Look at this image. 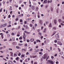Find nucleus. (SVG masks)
<instances>
[{
  "label": "nucleus",
  "mask_w": 64,
  "mask_h": 64,
  "mask_svg": "<svg viewBox=\"0 0 64 64\" xmlns=\"http://www.w3.org/2000/svg\"><path fill=\"white\" fill-rule=\"evenodd\" d=\"M16 48H20L19 46H16Z\"/></svg>",
  "instance_id": "55"
},
{
  "label": "nucleus",
  "mask_w": 64,
  "mask_h": 64,
  "mask_svg": "<svg viewBox=\"0 0 64 64\" xmlns=\"http://www.w3.org/2000/svg\"><path fill=\"white\" fill-rule=\"evenodd\" d=\"M53 29L54 30H56V27H54L53 28Z\"/></svg>",
  "instance_id": "31"
},
{
  "label": "nucleus",
  "mask_w": 64,
  "mask_h": 64,
  "mask_svg": "<svg viewBox=\"0 0 64 64\" xmlns=\"http://www.w3.org/2000/svg\"><path fill=\"white\" fill-rule=\"evenodd\" d=\"M62 19L64 20V16H63L62 17Z\"/></svg>",
  "instance_id": "63"
},
{
  "label": "nucleus",
  "mask_w": 64,
  "mask_h": 64,
  "mask_svg": "<svg viewBox=\"0 0 64 64\" xmlns=\"http://www.w3.org/2000/svg\"><path fill=\"white\" fill-rule=\"evenodd\" d=\"M38 18H40V15H38Z\"/></svg>",
  "instance_id": "52"
},
{
  "label": "nucleus",
  "mask_w": 64,
  "mask_h": 64,
  "mask_svg": "<svg viewBox=\"0 0 64 64\" xmlns=\"http://www.w3.org/2000/svg\"><path fill=\"white\" fill-rule=\"evenodd\" d=\"M51 11H53V8H51Z\"/></svg>",
  "instance_id": "53"
},
{
  "label": "nucleus",
  "mask_w": 64,
  "mask_h": 64,
  "mask_svg": "<svg viewBox=\"0 0 64 64\" xmlns=\"http://www.w3.org/2000/svg\"><path fill=\"white\" fill-rule=\"evenodd\" d=\"M56 39L58 40V39H59V35L57 34L56 35Z\"/></svg>",
  "instance_id": "2"
},
{
  "label": "nucleus",
  "mask_w": 64,
  "mask_h": 64,
  "mask_svg": "<svg viewBox=\"0 0 64 64\" xmlns=\"http://www.w3.org/2000/svg\"><path fill=\"white\" fill-rule=\"evenodd\" d=\"M48 58H49V56H48L47 57V58H46V61H47V59H48Z\"/></svg>",
  "instance_id": "40"
},
{
  "label": "nucleus",
  "mask_w": 64,
  "mask_h": 64,
  "mask_svg": "<svg viewBox=\"0 0 64 64\" xmlns=\"http://www.w3.org/2000/svg\"><path fill=\"white\" fill-rule=\"evenodd\" d=\"M2 26H3V27H5L6 26H7V24H2Z\"/></svg>",
  "instance_id": "11"
},
{
  "label": "nucleus",
  "mask_w": 64,
  "mask_h": 64,
  "mask_svg": "<svg viewBox=\"0 0 64 64\" xmlns=\"http://www.w3.org/2000/svg\"><path fill=\"white\" fill-rule=\"evenodd\" d=\"M41 16H42V17H43V16H44V14H41Z\"/></svg>",
  "instance_id": "45"
},
{
  "label": "nucleus",
  "mask_w": 64,
  "mask_h": 64,
  "mask_svg": "<svg viewBox=\"0 0 64 64\" xmlns=\"http://www.w3.org/2000/svg\"><path fill=\"white\" fill-rule=\"evenodd\" d=\"M54 56H56L57 55V54H54Z\"/></svg>",
  "instance_id": "57"
},
{
  "label": "nucleus",
  "mask_w": 64,
  "mask_h": 64,
  "mask_svg": "<svg viewBox=\"0 0 64 64\" xmlns=\"http://www.w3.org/2000/svg\"><path fill=\"white\" fill-rule=\"evenodd\" d=\"M54 22L55 24H57V20H54Z\"/></svg>",
  "instance_id": "7"
},
{
  "label": "nucleus",
  "mask_w": 64,
  "mask_h": 64,
  "mask_svg": "<svg viewBox=\"0 0 64 64\" xmlns=\"http://www.w3.org/2000/svg\"><path fill=\"white\" fill-rule=\"evenodd\" d=\"M31 8L32 10H34V9H35V7L34 6H32Z\"/></svg>",
  "instance_id": "5"
},
{
  "label": "nucleus",
  "mask_w": 64,
  "mask_h": 64,
  "mask_svg": "<svg viewBox=\"0 0 64 64\" xmlns=\"http://www.w3.org/2000/svg\"><path fill=\"white\" fill-rule=\"evenodd\" d=\"M7 40L6 39H4V41H7Z\"/></svg>",
  "instance_id": "30"
},
{
  "label": "nucleus",
  "mask_w": 64,
  "mask_h": 64,
  "mask_svg": "<svg viewBox=\"0 0 64 64\" xmlns=\"http://www.w3.org/2000/svg\"><path fill=\"white\" fill-rule=\"evenodd\" d=\"M62 58H63V59H64V57L63 56H62L61 57Z\"/></svg>",
  "instance_id": "62"
},
{
  "label": "nucleus",
  "mask_w": 64,
  "mask_h": 64,
  "mask_svg": "<svg viewBox=\"0 0 64 64\" xmlns=\"http://www.w3.org/2000/svg\"><path fill=\"white\" fill-rule=\"evenodd\" d=\"M54 46H55V47H57V44H54Z\"/></svg>",
  "instance_id": "27"
},
{
  "label": "nucleus",
  "mask_w": 64,
  "mask_h": 64,
  "mask_svg": "<svg viewBox=\"0 0 64 64\" xmlns=\"http://www.w3.org/2000/svg\"><path fill=\"white\" fill-rule=\"evenodd\" d=\"M39 50H37L35 51V53H36V52H39Z\"/></svg>",
  "instance_id": "13"
},
{
  "label": "nucleus",
  "mask_w": 64,
  "mask_h": 64,
  "mask_svg": "<svg viewBox=\"0 0 64 64\" xmlns=\"http://www.w3.org/2000/svg\"><path fill=\"white\" fill-rule=\"evenodd\" d=\"M31 18H28V19H27V20H31Z\"/></svg>",
  "instance_id": "25"
},
{
  "label": "nucleus",
  "mask_w": 64,
  "mask_h": 64,
  "mask_svg": "<svg viewBox=\"0 0 64 64\" xmlns=\"http://www.w3.org/2000/svg\"><path fill=\"white\" fill-rule=\"evenodd\" d=\"M22 57H24V55H22Z\"/></svg>",
  "instance_id": "44"
},
{
  "label": "nucleus",
  "mask_w": 64,
  "mask_h": 64,
  "mask_svg": "<svg viewBox=\"0 0 64 64\" xmlns=\"http://www.w3.org/2000/svg\"><path fill=\"white\" fill-rule=\"evenodd\" d=\"M22 50H24V51H26V50L23 49H22Z\"/></svg>",
  "instance_id": "49"
},
{
  "label": "nucleus",
  "mask_w": 64,
  "mask_h": 64,
  "mask_svg": "<svg viewBox=\"0 0 64 64\" xmlns=\"http://www.w3.org/2000/svg\"><path fill=\"white\" fill-rule=\"evenodd\" d=\"M49 27H50V28L52 27V24L51 23H50L49 26Z\"/></svg>",
  "instance_id": "9"
},
{
  "label": "nucleus",
  "mask_w": 64,
  "mask_h": 64,
  "mask_svg": "<svg viewBox=\"0 0 64 64\" xmlns=\"http://www.w3.org/2000/svg\"><path fill=\"white\" fill-rule=\"evenodd\" d=\"M10 53L11 54V56H13V53L12 52H10Z\"/></svg>",
  "instance_id": "15"
},
{
  "label": "nucleus",
  "mask_w": 64,
  "mask_h": 64,
  "mask_svg": "<svg viewBox=\"0 0 64 64\" xmlns=\"http://www.w3.org/2000/svg\"><path fill=\"white\" fill-rule=\"evenodd\" d=\"M12 41H14L15 40V38H12Z\"/></svg>",
  "instance_id": "22"
},
{
  "label": "nucleus",
  "mask_w": 64,
  "mask_h": 64,
  "mask_svg": "<svg viewBox=\"0 0 64 64\" xmlns=\"http://www.w3.org/2000/svg\"><path fill=\"white\" fill-rule=\"evenodd\" d=\"M22 37H20L19 38V39H20V40H21V39H22Z\"/></svg>",
  "instance_id": "33"
},
{
  "label": "nucleus",
  "mask_w": 64,
  "mask_h": 64,
  "mask_svg": "<svg viewBox=\"0 0 64 64\" xmlns=\"http://www.w3.org/2000/svg\"><path fill=\"white\" fill-rule=\"evenodd\" d=\"M49 51H51L52 50V48H49L48 50Z\"/></svg>",
  "instance_id": "19"
},
{
  "label": "nucleus",
  "mask_w": 64,
  "mask_h": 64,
  "mask_svg": "<svg viewBox=\"0 0 64 64\" xmlns=\"http://www.w3.org/2000/svg\"><path fill=\"white\" fill-rule=\"evenodd\" d=\"M56 64H58V61L56 62Z\"/></svg>",
  "instance_id": "61"
},
{
  "label": "nucleus",
  "mask_w": 64,
  "mask_h": 64,
  "mask_svg": "<svg viewBox=\"0 0 64 64\" xmlns=\"http://www.w3.org/2000/svg\"><path fill=\"white\" fill-rule=\"evenodd\" d=\"M58 45H60V46H61L62 45V43H61V42L60 41H58Z\"/></svg>",
  "instance_id": "3"
},
{
  "label": "nucleus",
  "mask_w": 64,
  "mask_h": 64,
  "mask_svg": "<svg viewBox=\"0 0 64 64\" xmlns=\"http://www.w3.org/2000/svg\"><path fill=\"white\" fill-rule=\"evenodd\" d=\"M18 45L19 46H22V45H23V44H19Z\"/></svg>",
  "instance_id": "24"
},
{
  "label": "nucleus",
  "mask_w": 64,
  "mask_h": 64,
  "mask_svg": "<svg viewBox=\"0 0 64 64\" xmlns=\"http://www.w3.org/2000/svg\"><path fill=\"white\" fill-rule=\"evenodd\" d=\"M48 62H50V63L52 64H54V63H53V62L51 60H48Z\"/></svg>",
  "instance_id": "4"
},
{
  "label": "nucleus",
  "mask_w": 64,
  "mask_h": 64,
  "mask_svg": "<svg viewBox=\"0 0 64 64\" xmlns=\"http://www.w3.org/2000/svg\"><path fill=\"white\" fill-rule=\"evenodd\" d=\"M2 22H4V20H2Z\"/></svg>",
  "instance_id": "46"
},
{
  "label": "nucleus",
  "mask_w": 64,
  "mask_h": 64,
  "mask_svg": "<svg viewBox=\"0 0 64 64\" xmlns=\"http://www.w3.org/2000/svg\"><path fill=\"white\" fill-rule=\"evenodd\" d=\"M47 56H48V54H45L43 58H44V59H46Z\"/></svg>",
  "instance_id": "1"
},
{
  "label": "nucleus",
  "mask_w": 64,
  "mask_h": 64,
  "mask_svg": "<svg viewBox=\"0 0 64 64\" xmlns=\"http://www.w3.org/2000/svg\"><path fill=\"white\" fill-rule=\"evenodd\" d=\"M8 27H11V25H9L8 26Z\"/></svg>",
  "instance_id": "39"
},
{
  "label": "nucleus",
  "mask_w": 64,
  "mask_h": 64,
  "mask_svg": "<svg viewBox=\"0 0 64 64\" xmlns=\"http://www.w3.org/2000/svg\"><path fill=\"white\" fill-rule=\"evenodd\" d=\"M21 52H20L18 54V56H20V55H21Z\"/></svg>",
  "instance_id": "26"
},
{
  "label": "nucleus",
  "mask_w": 64,
  "mask_h": 64,
  "mask_svg": "<svg viewBox=\"0 0 64 64\" xmlns=\"http://www.w3.org/2000/svg\"><path fill=\"white\" fill-rule=\"evenodd\" d=\"M62 4H64V2H62Z\"/></svg>",
  "instance_id": "64"
},
{
  "label": "nucleus",
  "mask_w": 64,
  "mask_h": 64,
  "mask_svg": "<svg viewBox=\"0 0 64 64\" xmlns=\"http://www.w3.org/2000/svg\"><path fill=\"white\" fill-rule=\"evenodd\" d=\"M30 40L31 42H33L34 40V38H32L30 39Z\"/></svg>",
  "instance_id": "6"
},
{
  "label": "nucleus",
  "mask_w": 64,
  "mask_h": 64,
  "mask_svg": "<svg viewBox=\"0 0 64 64\" xmlns=\"http://www.w3.org/2000/svg\"><path fill=\"white\" fill-rule=\"evenodd\" d=\"M40 24H42V20H40Z\"/></svg>",
  "instance_id": "16"
},
{
  "label": "nucleus",
  "mask_w": 64,
  "mask_h": 64,
  "mask_svg": "<svg viewBox=\"0 0 64 64\" xmlns=\"http://www.w3.org/2000/svg\"><path fill=\"white\" fill-rule=\"evenodd\" d=\"M24 32H26V34H30V32H27L26 31H24Z\"/></svg>",
  "instance_id": "17"
},
{
  "label": "nucleus",
  "mask_w": 64,
  "mask_h": 64,
  "mask_svg": "<svg viewBox=\"0 0 64 64\" xmlns=\"http://www.w3.org/2000/svg\"><path fill=\"white\" fill-rule=\"evenodd\" d=\"M40 29H38V32H39V31H40Z\"/></svg>",
  "instance_id": "54"
},
{
  "label": "nucleus",
  "mask_w": 64,
  "mask_h": 64,
  "mask_svg": "<svg viewBox=\"0 0 64 64\" xmlns=\"http://www.w3.org/2000/svg\"><path fill=\"white\" fill-rule=\"evenodd\" d=\"M6 34H8L9 33V32L8 31H6Z\"/></svg>",
  "instance_id": "38"
},
{
  "label": "nucleus",
  "mask_w": 64,
  "mask_h": 64,
  "mask_svg": "<svg viewBox=\"0 0 64 64\" xmlns=\"http://www.w3.org/2000/svg\"><path fill=\"white\" fill-rule=\"evenodd\" d=\"M30 26L31 27H32V24H30Z\"/></svg>",
  "instance_id": "35"
},
{
  "label": "nucleus",
  "mask_w": 64,
  "mask_h": 64,
  "mask_svg": "<svg viewBox=\"0 0 64 64\" xmlns=\"http://www.w3.org/2000/svg\"><path fill=\"white\" fill-rule=\"evenodd\" d=\"M54 42L55 43H57V40H54Z\"/></svg>",
  "instance_id": "28"
},
{
  "label": "nucleus",
  "mask_w": 64,
  "mask_h": 64,
  "mask_svg": "<svg viewBox=\"0 0 64 64\" xmlns=\"http://www.w3.org/2000/svg\"><path fill=\"white\" fill-rule=\"evenodd\" d=\"M27 46V44H26L24 45V46L26 47V46Z\"/></svg>",
  "instance_id": "42"
},
{
  "label": "nucleus",
  "mask_w": 64,
  "mask_h": 64,
  "mask_svg": "<svg viewBox=\"0 0 64 64\" xmlns=\"http://www.w3.org/2000/svg\"><path fill=\"white\" fill-rule=\"evenodd\" d=\"M10 17H11V16H10V15H9L8 16V18H10Z\"/></svg>",
  "instance_id": "29"
},
{
  "label": "nucleus",
  "mask_w": 64,
  "mask_h": 64,
  "mask_svg": "<svg viewBox=\"0 0 64 64\" xmlns=\"http://www.w3.org/2000/svg\"><path fill=\"white\" fill-rule=\"evenodd\" d=\"M22 21H23L22 20H20V22H22Z\"/></svg>",
  "instance_id": "51"
},
{
  "label": "nucleus",
  "mask_w": 64,
  "mask_h": 64,
  "mask_svg": "<svg viewBox=\"0 0 64 64\" xmlns=\"http://www.w3.org/2000/svg\"><path fill=\"white\" fill-rule=\"evenodd\" d=\"M18 59H19V58L18 57H17L16 58V60H18Z\"/></svg>",
  "instance_id": "23"
},
{
  "label": "nucleus",
  "mask_w": 64,
  "mask_h": 64,
  "mask_svg": "<svg viewBox=\"0 0 64 64\" xmlns=\"http://www.w3.org/2000/svg\"><path fill=\"white\" fill-rule=\"evenodd\" d=\"M14 29H15V28H13L12 29V30H14Z\"/></svg>",
  "instance_id": "59"
},
{
  "label": "nucleus",
  "mask_w": 64,
  "mask_h": 64,
  "mask_svg": "<svg viewBox=\"0 0 64 64\" xmlns=\"http://www.w3.org/2000/svg\"><path fill=\"white\" fill-rule=\"evenodd\" d=\"M62 53V54H61ZM63 52H62L61 53V52H60V55H62V54H63Z\"/></svg>",
  "instance_id": "34"
},
{
  "label": "nucleus",
  "mask_w": 64,
  "mask_h": 64,
  "mask_svg": "<svg viewBox=\"0 0 64 64\" xmlns=\"http://www.w3.org/2000/svg\"><path fill=\"white\" fill-rule=\"evenodd\" d=\"M34 64H37V62H35L34 63Z\"/></svg>",
  "instance_id": "60"
},
{
  "label": "nucleus",
  "mask_w": 64,
  "mask_h": 64,
  "mask_svg": "<svg viewBox=\"0 0 64 64\" xmlns=\"http://www.w3.org/2000/svg\"><path fill=\"white\" fill-rule=\"evenodd\" d=\"M14 57H16V56H17V54H14Z\"/></svg>",
  "instance_id": "20"
},
{
  "label": "nucleus",
  "mask_w": 64,
  "mask_h": 64,
  "mask_svg": "<svg viewBox=\"0 0 64 64\" xmlns=\"http://www.w3.org/2000/svg\"><path fill=\"white\" fill-rule=\"evenodd\" d=\"M44 3H47V0H44Z\"/></svg>",
  "instance_id": "12"
},
{
  "label": "nucleus",
  "mask_w": 64,
  "mask_h": 64,
  "mask_svg": "<svg viewBox=\"0 0 64 64\" xmlns=\"http://www.w3.org/2000/svg\"><path fill=\"white\" fill-rule=\"evenodd\" d=\"M3 9V8H1V9L0 10V12H2V9Z\"/></svg>",
  "instance_id": "21"
},
{
  "label": "nucleus",
  "mask_w": 64,
  "mask_h": 64,
  "mask_svg": "<svg viewBox=\"0 0 64 64\" xmlns=\"http://www.w3.org/2000/svg\"><path fill=\"white\" fill-rule=\"evenodd\" d=\"M9 50H12V49H11V48H9Z\"/></svg>",
  "instance_id": "56"
},
{
  "label": "nucleus",
  "mask_w": 64,
  "mask_h": 64,
  "mask_svg": "<svg viewBox=\"0 0 64 64\" xmlns=\"http://www.w3.org/2000/svg\"><path fill=\"white\" fill-rule=\"evenodd\" d=\"M17 36H18V37H19V36H20V34H17Z\"/></svg>",
  "instance_id": "43"
},
{
  "label": "nucleus",
  "mask_w": 64,
  "mask_h": 64,
  "mask_svg": "<svg viewBox=\"0 0 64 64\" xmlns=\"http://www.w3.org/2000/svg\"><path fill=\"white\" fill-rule=\"evenodd\" d=\"M12 35H14V33H12Z\"/></svg>",
  "instance_id": "58"
},
{
  "label": "nucleus",
  "mask_w": 64,
  "mask_h": 64,
  "mask_svg": "<svg viewBox=\"0 0 64 64\" xmlns=\"http://www.w3.org/2000/svg\"><path fill=\"white\" fill-rule=\"evenodd\" d=\"M27 42H29L30 40H27Z\"/></svg>",
  "instance_id": "36"
},
{
  "label": "nucleus",
  "mask_w": 64,
  "mask_h": 64,
  "mask_svg": "<svg viewBox=\"0 0 64 64\" xmlns=\"http://www.w3.org/2000/svg\"><path fill=\"white\" fill-rule=\"evenodd\" d=\"M34 44H36V42H34Z\"/></svg>",
  "instance_id": "50"
},
{
  "label": "nucleus",
  "mask_w": 64,
  "mask_h": 64,
  "mask_svg": "<svg viewBox=\"0 0 64 64\" xmlns=\"http://www.w3.org/2000/svg\"><path fill=\"white\" fill-rule=\"evenodd\" d=\"M48 23H49V22H46V24H48Z\"/></svg>",
  "instance_id": "32"
},
{
  "label": "nucleus",
  "mask_w": 64,
  "mask_h": 64,
  "mask_svg": "<svg viewBox=\"0 0 64 64\" xmlns=\"http://www.w3.org/2000/svg\"><path fill=\"white\" fill-rule=\"evenodd\" d=\"M51 58L52 59H53L54 58V56H52Z\"/></svg>",
  "instance_id": "41"
},
{
  "label": "nucleus",
  "mask_w": 64,
  "mask_h": 64,
  "mask_svg": "<svg viewBox=\"0 0 64 64\" xmlns=\"http://www.w3.org/2000/svg\"><path fill=\"white\" fill-rule=\"evenodd\" d=\"M43 51V49H40V51H41V52H42Z\"/></svg>",
  "instance_id": "37"
},
{
  "label": "nucleus",
  "mask_w": 64,
  "mask_h": 64,
  "mask_svg": "<svg viewBox=\"0 0 64 64\" xmlns=\"http://www.w3.org/2000/svg\"><path fill=\"white\" fill-rule=\"evenodd\" d=\"M46 32V28H45L44 30V33H45Z\"/></svg>",
  "instance_id": "18"
},
{
  "label": "nucleus",
  "mask_w": 64,
  "mask_h": 64,
  "mask_svg": "<svg viewBox=\"0 0 64 64\" xmlns=\"http://www.w3.org/2000/svg\"><path fill=\"white\" fill-rule=\"evenodd\" d=\"M58 21L60 23V22H62V20L60 19H59L58 20Z\"/></svg>",
  "instance_id": "10"
},
{
  "label": "nucleus",
  "mask_w": 64,
  "mask_h": 64,
  "mask_svg": "<svg viewBox=\"0 0 64 64\" xmlns=\"http://www.w3.org/2000/svg\"><path fill=\"white\" fill-rule=\"evenodd\" d=\"M61 25H62V26H64V24H63V23H61Z\"/></svg>",
  "instance_id": "48"
},
{
  "label": "nucleus",
  "mask_w": 64,
  "mask_h": 64,
  "mask_svg": "<svg viewBox=\"0 0 64 64\" xmlns=\"http://www.w3.org/2000/svg\"><path fill=\"white\" fill-rule=\"evenodd\" d=\"M26 29H27V28H28V26H26Z\"/></svg>",
  "instance_id": "47"
},
{
  "label": "nucleus",
  "mask_w": 64,
  "mask_h": 64,
  "mask_svg": "<svg viewBox=\"0 0 64 64\" xmlns=\"http://www.w3.org/2000/svg\"><path fill=\"white\" fill-rule=\"evenodd\" d=\"M39 9V8L38 7H36V11H37Z\"/></svg>",
  "instance_id": "8"
},
{
  "label": "nucleus",
  "mask_w": 64,
  "mask_h": 64,
  "mask_svg": "<svg viewBox=\"0 0 64 64\" xmlns=\"http://www.w3.org/2000/svg\"><path fill=\"white\" fill-rule=\"evenodd\" d=\"M37 57V56L36 55L35 56H32V58H36Z\"/></svg>",
  "instance_id": "14"
}]
</instances>
